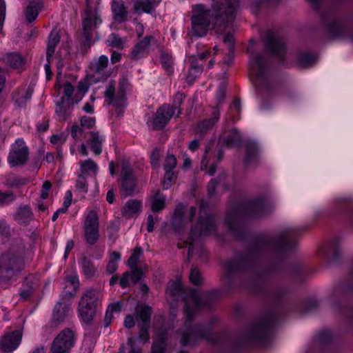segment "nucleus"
I'll return each instance as SVG.
<instances>
[{"mask_svg": "<svg viewBox=\"0 0 353 353\" xmlns=\"http://www.w3.org/2000/svg\"><path fill=\"white\" fill-rule=\"evenodd\" d=\"M216 296V292L199 293L190 288L184 296L185 313L186 321L181 331V343L183 345H194L201 339L210 340L211 325L195 324L192 321L199 310L205 304H209L208 300Z\"/></svg>", "mask_w": 353, "mask_h": 353, "instance_id": "7ed1b4c3", "label": "nucleus"}, {"mask_svg": "<svg viewBox=\"0 0 353 353\" xmlns=\"http://www.w3.org/2000/svg\"><path fill=\"white\" fill-rule=\"evenodd\" d=\"M184 99L185 96L181 92H177L174 97L173 105H171V107L174 108V112L177 110V117L181 114L180 107Z\"/></svg>", "mask_w": 353, "mask_h": 353, "instance_id": "4d7b16f0", "label": "nucleus"}, {"mask_svg": "<svg viewBox=\"0 0 353 353\" xmlns=\"http://www.w3.org/2000/svg\"><path fill=\"white\" fill-rule=\"evenodd\" d=\"M247 152H246V162L249 163L251 161L254 160L259 151V148L256 143L254 142H249L246 145Z\"/></svg>", "mask_w": 353, "mask_h": 353, "instance_id": "de8ad7c7", "label": "nucleus"}, {"mask_svg": "<svg viewBox=\"0 0 353 353\" xmlns=\"http://www.w3.org/2000/svg\"><path fill=\"white\" fill-rule=\"evenodd\" d=\"M32 94V90L30 88L21 89L14 94L13 98L19 106H22L31 98Z\"/></svg>", "mask_w": 353, "mask_h": 353, "instance_id": "ea45409f", "label": "nucleus"}, {"mask_svg": "<svg viewBox=\"0 0 353 353\" xmlns=\"http://www.w3.org/2000/svg\"><path fill=\"white\" fill-rule=\"evenodd\" d=\"M185 206L182 203L176 205L172 220V225L174 230L180 233L185 226V221H192L194 215L197 212L196 207L192 206L190 208V211L186 217L184 216V211Z\"/></svg>", "mask_w": 353, "mask_h": 353, "instance_id": "a211bd4d", "label": "nucleus"}, {"mask_svg": "<svg viewBox=\"0 0 353 353\" xmlns=\"http://www.w3.org/2000/svg\"><path fill=\"white\" fill-rule=\"evenodd\" d=\"M249 74L254 86L258 89L270 92L273 88L270 63L263 54L250 52Z\"/></svg>", "mask_w": 353, "mask_h": 353, "instance_id": "423d86ee", "label": "nucleus"}, {"mask_svg": "<svg viewBox=\"0 0 353 353\" xmlns=\"http://www.w3.org/2000/svg\"><path fill=\"white\" fill-rule=\"evenodd\" d=\"M23 248L12 247L0 255V281L16 280L23 269Z\"/></svg>", "mask_w": 353, "mask_h": 353, "instance_id": "0eeeda50", "label": "nucleus"}, {"mask_svg": "<svg viewBox=\"0 0 353 353\" xmlns=\"http://www.w3.org/2000/svg\"><path fill=\"white\" fill-rule=\"evenodd\" d=\"M76 188L80 193L86 194L88 190V183L86 176L79 174L76 181Z\"/></svg>", "mask_w": 353, "mask_h": 353, "instance_id": "3c124183", "label": "nucleus"}, {"mask_svg": "<svg viewBox=\"0 0 353 353\" xmlns=\"http://www.w3.org/2000/svg\"><path fill=\"white\" fill-rule=\"evenodd\" d=\"M211 149L210 147H207L204 152V156L201 160V169L202 170H205L206 173L209 175H213L216 171V164L214 161H212L208 166L211 161Z\"/></svg>", "mask_w": 353, "mask_h": 353, "instance_id": "2f4dec72", "label": "nucleus"}, {"mask_svg": "<svg viewBox=\"0 0 353 353\" xmlns=\"http://www.w3.org/2000/svg\"><path fill=\"white\" fill-rule=\"evenodd\" d=\"M220 139L228 147L236 146L241 141V135L236 130H231L227 136L222 134Z\"/></svg>", "mask_w": 353, "mask_h": 353, "instance_id": "c9c22d12", "label": "nucleus"}, {"mask_svg": "<svg viewBox=\"0 0 353 353\" xmlns=\"http://www.w3.org/2000/svg\"><path fill=\"white\" fill-rule=\"evenodd\" d=\"M207 203L201 200L199 203V217L194 228H191L189 237L178 243L179 248L188 246V259L194 254V252L199 254V257H203L207 254L206 251L200 245V238L203 236H209L214 233L216 222L213 216L206 213Z\"/></svg>", "mask_w": 353, "mask_h": 353, "instance_id": "20e7f679", "label": "nucleus"}, {"mask_svg": "<svg viewBox=\"0 0 353 353\" xmlns=\"http://www.w3.org/2000/svg\"><path fill=\"white\" fill-rule=\"evenodd\" d=\"M3 60L10 67L15 69L21 68L24 63V58L16 52L6 54L3 57Z\"/></svg>", "mask_w": 353, "mask_h": 353, "instance_id": "72a5a7b5", "label": "nucleus"}, {"mask_svg": "<svg viewBox=\"0 0 353 353\" xmlns=\"http://www.w3.org/2000/svg\"><path fill=\"white\" fill-rule=\"evenodd\" d=\"M142 208V203L137 199H130L123 205L121 214L127 218L138 216Z\"/></svg>", "mask_w": 353, "mask_h": 353, "instance_id": "a878e982", "label": "nucleus"}, {"mask_svg": "<svg viewBox=\"0 0 353 353\" xmlns=\"http://www.w3.org/2000/svg\"><path fill=\"white\" fill-rule=\"evenodd\" d=\"M108 58L105 55H101L98 59H94L90 65L88 77L94 83L106 80L110 75L108 69Z\"/></svg>", "mask_w": 353, "mask_h": 353, "instance_id": "f8f14e48", "label": "nucleus"}, {"mask_svg": "<svg viewBox=\"0 0 353 353\" xmlns=\"http://www.w3.org/2000/svg\"><path fill=\"white\" fill-rule=\"evenodd\" d=\"M175 114L174 108L170 104L161 106L156 112L153 120V129L161 130L163 128L171 118Z\"/></svg>", "mask_w": 353, "mask_h": 353, "instance_id": "6ab92c4d", "label": "nucleus"}, {"mask_svg": "<svg viewBox=\"0 0 353 353\" xmlns=\"http://www.w3.org/2000/svg\"><path fill=\"white\" fill-rule=\"evenodd\" d=\"M298 63L302 67L312 66L316 61V56L310 52H301L298 54Z\"/></svg>", "mask_w": 353, "mask_h": 353, "instance_id": "58836bf2", "label": "nucleus"}, {"mask_svg": "<svg viewBox=\"0 0 353 353\" xmlns=\"http://www.w3.org/2000/svg\"><path fill=\"white\" fill-rule=\"evenodd\" d=\"M141 254H142L141 248L137 247L134 249V252L132 253V254L130 256V257L129 258V259L128 261V263L131 268H133L137 265L139 259Z\"/></svg>", "mask_w": 353, "mask_h": 353, "instance_id": "bf43d9fd", "label": "nucleus"}, {"mask_svg": "<svg viewBox=\"0 0 353 353\" xmlns=\"http://www.w3.org/2000/svg\"><path fill=\"white\" fill-rule=\"evenodd\" d=\"M63 93L66 97V99L63 97L61 99V102L57 104L56 109V113L61 119H66L68 116L70 114L73 101L71 97L74 92V87L70 82H65L63 85Z\"/></svg>", "mask_w": 353, "mask_h": 353, "instance_id": "f3484780", "label": "nucleus"}, {"mask_svg": "<svg viewBox=\"0 0 353 353\" xmlns=\"http://www.w3.org/2000/svg\"><path fill=\"white\" fill-rule=\"evenodd\" d=\"M28 182L29 179L27 178L14 176L12 179V180L7 182V185L11 188L19 187L26 185Z\"/></svg>", "mask_w": 353, "mask_h": 353, "instance_id": "13d9d810", "label": "nucleus"}, {"mask_svg": "<svg viewBox=\"0 0 353 353\" xmlns=\"http://www.w3.org/2000/svg\"><path fill=\"white\" fill-rule=\"evenodd\" d=\"M274 319L265 318L254 325L247 334L248 341H261L267 338L274 325Z\"/></svg>", "mask_w": 353, "mask_h": 353, "instance_id": "2eb2a0df", "label": "nucleus"}, {"mask_svg": "<svg viewBox=\"0 0 353 353\" xmlns=\"http://www.w3.org/2000/svg\"><path fill=\"white\" fill-rule=\"evenodd\" d=\"M165 198L164 196L157 194L152 202V210L154 212H159L161 210L165 207Z\"/></svg>", "mask_w": 353, "mask_h": 353, "instance_id": "8fccbe9b", "label": "nucleus"}, {"mask_svg": "<svg viewBox=\"0 0 353 353\" xmlns=\"http://www.w3.org/2000/svg\"><path fill=\"white\" fill-rule=\"evenodd\" d=\"M266 47L273 54L282 59L285 47L280 37L275 32L268 31L266 34Z\"/></svg>", "mask_w": 353, "mask_h": 353, "instance_id": "aec40b11", "label": "nucleus"}, {"mask_svg": "<svg viewBox=\"0 0 353 353\" xmlns=\"http://www.w3.org/2000/svg\"><path fill=\"white\" fill-rule=\"evenodd\" d=\"M99 224L97 214L93 210L90 211L85 216L83 225L85 239L90 245H94L99 239Z\"/></svg>", "mask_w": 353, "mask_h": 353, "instance_id": "dca6fc26", "label": "nucleus"}, {"mask_svg": "<svg viewBox=\"0 0 353 353\" xmlns=\"http://www.w3.org/2000/svg\"><path fill=\"white\" fill-rule=\"evenodd\" d=\"M42 6L43 3L41 0H31L29 1L25 10V15L28 22H32L37 19Z\"/></svg>", "mask_w": 353, "mask_h": 353, "instance_id": "cd10ccee", "label": "nucleus"}, {"mask_svg": "<svg viewBox=\"0 0 353 353\" xmlns=\"http://www.w3.org/2000/svg\"><path fill=\"white\" fill-rule=\"evenodd\" d=\"M60 41V37L58 33V31L56 30H53L49 36V39L48 41V48H47V59H50L52 57L56 46L59 43Z\"/></svg>", "mask_w": 353, "mask_h": 353, "instance_id": "4c0bfd02", "label": "nucleus"}, {"mask_svg": "<svg viewBox=\"0 0 353 353\" xmlns=\"http://www.w3.org/2000/svg\"><path fill=\"white\" fill-rule=\"evenodd\" d=\"M161 0H136L134 2L133 9L136 13H151L160 3Z\"/></svg>", "mask_w": 353, "mask_h": 353, "instance_id": "393cba45", "label": "nucleus"}, {"mask_svg": "<svg viewBox=\"0 0 353 353\" xmlns=\"http://www.w3.org/2000/svg\"><path fill=\"white\" fill-rule=\"evenodd\" d=\"M99 291L93 288H90L85 290L80 300H83L85 302H88L91 306H95V304L99 301Z\"/></svg>", "mask_w": 353, "mask_h": 353, "instance_id": "a19ab883", "label": "nucleus"}, {"mask_svg": "<svg viewBox=\"0 0 353 353\" xmlns=\"http://www.w3.org/2000/svg\"><path fill=\"white\" fill-rule=\"evenodd\" d=\"M183 292V287L179 281H172L168 284L166 290L167 298H172L174 301H177L179 296Z\"/></svg>", "mask_w": 353, "mask_h": 353, "instance_id": "e433bc0d", "label": "nucleus"}, {"mask_svg": "<svg viewBox=\"0 0 353 353\" xmlns=\"http://www.w3.org/2000/svg\"><path fill=\"white\" fill-rule=\"evenodd\" d=\"M166 346L165 334H162L154 340L151 353H165Z\"/></svg>", "mask_w": 353, "mask_h": 353, "instance_id": "37998d69", "label": "nucleus"}, {"mask_svg": "<svg viewBox=\"0 0 353 353\" xmlns=\"http://www.w3.org/2000/svg\"><path fill=\"white\" fill-rule=\"evenodd\" d=\"M190 281L194 285H201L203 282L202 276L196 267L191 268L190 275Z\"/></svg>", "mask_w": 353, "mask_h": 353, "instance_id": "603ef678", "label": "nucleus"}, {"mask_svg": "<svg viewBox=\"0 0 353 353\" xmlns=\"http://www.w3.org/2000/svg\"><path fill=\"white\" fill-rule=\"evenodd\" d=\"M21 334L19 331H14L6 335L0 340V350L3 352H12L19 345Z\"/></svg>", "mask_w": 353, "mask_h": 353, "instance_id": "4be33fe9", "label": "nucleus"}, {"mask_svg": "<svg viewBox=\"0 0 353 353\" xmlns=\"http://www.w3.org/2000/svg\"><path fill=\"white\" fill-rule=\"evenodd\" d=\"M80 174L86 176L87 174L95 176L98 172L99 167L95 161L88 159L79 162Z\"/></svg>", "mask_w": 353, "mask_h": 353, "instance_id": "473e14b6", "label": "nucleus"}, {"mask_svg": "<svg viewBox=\"0 0 353 353\" xmlns=\"http://www.w3.org/2000/svg\"><path fill=\"white\" fill-rule=\"evenodd\" d=\"M113 18L117 23H122L127 19L128 12L122 2L113 1L112 5Z\"/></svg>", "mask_w": 353, "mask_h": 353, "instance_id": "7c9ffc66", "label": "nucleus"}, {"mask_svg": "<svg viewBox=\"0 0 353 353\" xmlns=\"http://www.w3.org/2000/svg\"><path fill=\"white\" fill-rule=\"evenodd\" d=\"M128 83L125 80L120 81L117 92L115 91V83L110 82L105 91V101L115 107L119 113L120 109L125 105V93Z\"/></svg>", "mask_w": 353, "mask_h": 353, "instance_id": "1a4fd4ad", "label": "nucleus"}, {"mask_svg": "<svg viewBox=\"0 0 353 353\" xmlns=\"http://www.w3.org/2000/svg\"><path fill=\"white\" fill-rule=\"evenodd\" d=\"M219 110L214 108L210 119H205L199 122L195 127L194 131L196 134L202 136L210 130L219 119Z\"/></svg>", "mask_w": 353, "mask_h": 353, "instance_id": "b1692460", "label": "nucleus"}, {"mask_svg": "<svg viewBox=\"0 0 353 353\" xmlns=\"http://www.w3.org/2000/svg\"><path fill=\"white\" fill-rule=\"evenodd\" d=\"M238 6L239 0H227L225 6L214 8V14H212L211 10L203 4L193 6L190 18L191 28L188 34L190 37H203L212 27L222 33L228 24L233 21Z\"/></svg>", "mask_w": 353, "mask_h": 353, "instance_id": "f03ea898", "label": "nucleus"}, {"mask_svg": "<svg viewBox=\"0 0 353 353\" xmlns=\"http://www.w3.org/2000/svg\"><path fill=\"white\" fill-rule=\"evenodd\" d=\"M177 165L176 158L174 155L168 154L163 163L165 175L162 180V185L164 189H168L171 186L172 181L175 179L174 169Z\"/></svg>", "mask_w": 353, "mask_h": 353, "instance_id": "412c9836", "label": "nucleus"}, {"mask_svg": "<svg viewBox=\"0 0 353 353\" xmlns=\"http://www.w3.org/2000/svg\"><path fill=\"white\" fill-rule=\"evenodd\" d=\"M150 325H145H145L141 324V325H139V333L138 337L137 338L132 337L133 339H135V340L134 341V342L132 343L134 347H135L134 343L137 340L142 341L143 343H145L147 341H148V340H149L148 329L150 328Z\"/></svg>", "mask_w": 353, "mask_h": 353, "instance_id": "09e8293b", "label": "nucleus"}, {"mask_svg": "<svg viewBox=\"0 0 353 353\" xmlns=\"http://www.w3.org/2000/svg\"><path fill=\"white\" fill-rule=\"evenodd\" d=\"M70 306L65 302L59 301L54 307L53 318L57 321H62L68 316Z\"/></svg>", "mask_w": 353, "mask_h": 353, "instance_id": "f704fd0d", "label": "nucleus"}, {"mask_svg": "<svg viewBox=\"0 0 353 353\" xmlns=\"http://www.w3.org/2000/svg\"><path fill=\"white\" fill-rule=\"evenodd\" d=\"M16 221L21 224H28L33 219V214L28 205L20 206L14 215Z\"/></svg>", "mask_w": 353, "mask_h": 353, "instance_id": "c756f323", "label": "nucleus"}, {"mask_svg": "<svg viewBox=\"0 0 353 353\" xmlns=\"http://www.w3.org/2000/svg\"><path fill=\"white\" fill-rule=\"evenodd\" d=\"M234 41V37L230 32H228L224 34L223 42L225 44H228L230 52H232V51H233Z\"/></svg>", "mask_w": 353, "mask_h": 353, "instance_id": "69168bd1", "label": "nucleus"}, {"mask_svg": "<svg viewBox=\"0 0 353 353\" xmlns=\"http://www.w3.org/2000/svg\"><path fill=\"white\" fill-rule=\"evenodd\" d=\"M226 86L224 83H221L216 91V108L219 110L218 106L224 101L225 95Z\"/></svg>", "mask_w": 353, "mask_h": 353, "instance_id": "052dcab7", "label": "nucleus"}, {"mask_svg": "<svg viewBox=\"0 0 353 353\" xmlns=\"http://www.w3.org/2000/svg\"><path fill=\"white\" fill-rule=\"evenodd\" d=\"M151 308L148 305H143L137 308L136 315L141 321V324L150 325Z\"/></svg>", "mask_w": 353, "mask_h": 353, "instance_id": "79ce46f5", "label": "nucleus"}, {"mask_svg": "<svg viewBox=\"0 0 353 353\" xmlns=\"http://www.w3.org/2000/svg\"><path fill=\"white\" fill-rule=\"evenodd\" d=\"M152 39L153 37L151 36H146L138 42L132 50L130 55V59L132 60H138L145 57L148 54Z\"/></svg>", "mask_w": 353, "mask_h": 353, "instance_id": "5701e85b", "label": "nucleus"}, {"mask_svg": "<svg viewBox=\"0 0 353 353\" xmlns=\"http://www.w3.org/2000/svg\"><path fill=\"white\" fill-rule=\"evenodd\" d=\"M108 41L114 48H123L125 43L121 37L114 33L109 35Z\"/></svg>", "mask_w": 353, "mask_h": 353, "instance_id": "6e6d98bb", "label": "nucleus"}, {"mask_svg": "<svg viewBox=\"0 0 353 353\" xmlns=\"http://www.w3.org/2000/svg\"><path fill=\"white\" fill-rule=\"evenodd\" d=\"M51 188H52V183L50 181H46L43 183L42 187H41V197L43 199H46L48 197L49 191L50 190Z\"/></svg>", "mask_w": 353, "mask_h": 353, "instance_id": "0e129e2a", "label": "nucleus"}, {"mask_svg": "<svg viewBox=\"0 0 353 353\" xmlns=\"http://www.w3.org/2000/svg\"><path fill=\"white\" fill-rule=\"evenodd\" d=\"M332 339V333L328 330H324L319 334V340L322 343H329Z\"/></svg>", "mask_w": 353, "mask_h": 353, "instance_id": "774afa93", "label": "nucleus"}, {"mask_svg": "<svg viewBox=\"0 0 353 353\" xmlns=\"http://www.w3.org/2000/svg\"><path fill=\"white\" fill-rule=\"evenodd\" d=\"M28 149L25 142L18 139L12 145L8 161L12 167L22 165L28 161Z\"/></svg>", "mask_w": 353, "mask_h": 353, "instance_id": "4468645a", "label": "nucleus"}, {"mask_svg": "<svg viewBox=\"0 0 353 353\" xmlns=\"http://www.w3.org/2000/svg\"><path fill=\"white\" fill-rule=\"evenodd\" d=\"M105 141L104 137L99 132H91L87 143L96 155L102 152V145Z\"/></svg>", "mask_w": 353, "mask_h": 353, "instance_id": "bb28decb", "label": "nucleus"}, {"mask_svg": "<svg viewBox=\"0 0 353 353\" xmlns=\"http://www.w3.org/2000/svg\"><path fill=\"white\" fill-rule=\"evenodd\" d=\"M121 260L119 252H113L110 254V259L107 265V272L110 274H113L118 268V263Z\"/></svg>", "mask_w": 353, "mask_h": 353, "instance_id": "49530a36", "label": "nucleus"}, {"mask_svg": "<svg viewBox=\"0 0 353 353\" xmlns=\"http://www.w3.org/2000/svg\"><path fill=\"white\" fill-rule=\"evenodd\" d=\"M121 192L125 196H129L138 192L137 179L133 169L128 163H123L121 171Z\"/></svg>", "mask_w": 353, "mask_h": 353, "instance_id": "ddd939ff", "label": "nucleus"}, {"mask_svg": "<svg viewBox=\"0 0 353 353\" xmlns=\"http://www.w3.org/2000/svg\"><path fill=\"white\" fill-rule=\"evenodd\" d=\"M83 134V128L81 126L75 124L71 128V135L74 139H80Z\"/></svg>", "mask_w": 353, "mask_h": 353, "instance_id": "338daca9", "label": "nucleus"}, {"mask_svg": "<svg viewBox=\"0 0 353 353\" xmlns=\"http://www.w3.org/2000/svg\"><path fill=\"white\" fill-rule=\"evenodd\" d=\"M81 125L88 128H92L95 124V119L91 117L83 116L80 118Z\"/></svg>", "mask_w": 353, "mask_h": 353, "instance_id": "680f3d73", "label": "nucleus"}, {"mask_svg": "<svg viewBox=\"0 0 353 353\" xmlns=\"http://www.w3.org/2000/svg\"><path fill=\"white\" fill-rule=\"evenodd\" d=\"M101 19L96 7H92L91 0H86V9L82 22L83 35L88 44L92 39V32L101 23Z\"/></svg>", "mask_w": 353, "mask_h": 353, "instance_id": "6e6552de", "label": "nucleus"}, {"mask_svg": "<svg viewBox=\"0 0 353 353\" xmlns=\"http://www.w3.org/2000/svg\"><path fill=\"white\" fill-rule=\"evenodd\" d=\"M81 268L84 276L87 279L93 278L97 271L93 263L85 257L82 259Z\"/></svg>", "mask_w": 353, "mask_h": 353, "instance_id": "c03bdc74", "label": "nucleus"}, {"mask_svg": "<svg viewBox=\"0 0 353 353\" xmlns=\"http://www.w3.org/2000/svg\"><path fill=\"white\" fill-rule=\"evenodd\" d=\"M162 66L168 70L169 73L172 72V65L173 63L172 55L167 52H163L160 57Z\"/></svg>", "mask_w": 353, "mask_h": 353, "instance_id": "864d4df0", "label": "nucleus"}, {"mask_svg": "<svg viewBox=\"0 0 353 353\" xmlns=\"http://www.w3.org/2000/svg\"><path fill=\"white\" fill-rule=\"evenodd\" d=\"M79 312L82 320L86 323H88L92 321L95 314V306H91L88 302L80 300L79 303Z\"/></svg>", "mask_w": 353, "mask_h": 353, "instance_id": "c85d7f7f", "label": "nucleus"}, {"mask_svg": "<svg viewBox=\"0 0 353 353\" xmlns=\"http://www.w3.org/2000/svg\"><path fill=\"white\" fill-rule=\"evenodd\" d=\"M131 268L132 269V273L130 274V276L132 281L134 283H137L139 280H141L143 276V270H141V268H138L137 265Z\"/></svg>", "mask_w": 353, "mask_h": 353, "instance_id": "e2e57ef3", "label": "nucleus"}, {"mask_svg": "<svg viewBox=\"0 0 353 353\" xmlns=\"http://www.w3.org/2000/svg\"><path fill=\"white\" fill-rule=\"evenodd\" d=\"M297 233L296 228H288L274 236L259 239L243 256L226 263L225 277L229 279L230 274L245 270L250 281L242 282L241 285L256 290L265 274V270L261 264L263 254L269 250L282 251L292 248L296 244Z\"/></svg>", "mask_w": 353, "mask_h": 353, "instance_id": "f257e3e1", "label": "nucleus"}, {"mask_svg": "<svg viewBox=\"0 0 353 353\" xmlns=\"http://www.w3.org/2000/svg\"><path fill=\"white\" fill-rule=\"evenodd\" d=\"M16 196L11 191H0V206L8 205L14 201Z\"/></svg>", "mask_w": 353, "mask_h": 353, "instance_id": "5fc2aeb1", "label": "nucleus"}, {"mask_svg": "<svg viewBox=\"0 0 353 353\" xmlns=\"http://www.w3.org/2000/svg\"><path fill=\"white\" fill-rule=\"evenodd\" d=\"M74 342V332L70 329L65 328L54 338L51 345L50 353H70Z\"/></svg>", "mask_w": 353, "mask_h": 353, "instance_id": "9b49d317", "label": "nucleus"}, {"mask_svg": "<svg viewBox=\"0 0 353 353\" xmlns=\"http://www.w3.org/2000/svg\"><path fill=\"white\" fill-rule=\"evenodd\" d=\"M202 71V66L192 62L186 75V81L192 83L201 74Z\"/></svg>", "mask_w": 353, "mask_h": 353, "instance_id": "a18cd8bd", "label": "nucleus"}, {"mask_svg": "<svg viewBox=\"0 0 353 353\" xmlns=\"http://www.w3.org/2000/svg\"><path fill=\"white\" fill-rule=\"evenodd\" d=\"M269 208L268 203L261 198L250 200L229 210L225 223L232 233L241 237L243 232L245 218L264 216L269 212Z\"/></svg>", "mask_w": 353, "mask_h": 353, "instance_id": "39448f33", "label": "nucleus"}, {"mask_svg": "<svg viewBox=\"0 0 353 353\" xmlns=\"http://www.w3.org/2000/svg\"><path fill=\"white\" fill-rule=\"evenodd\" d=\"M323 23L328 37L344 38L350 35L347 26L334 14L331 13L323 17Z\"/></svg>", "mask_w": 353, "mask_h": 353, "instance_id": "9d476101", "label": "nucleus"}]
</instances>
